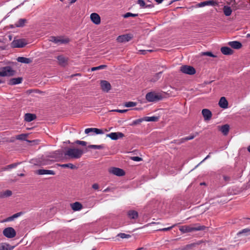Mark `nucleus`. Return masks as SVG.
<instances>
[{"mask_svg": "<svg viewBox=\"0 0 250 250\" xmlns=\"http://www.w3.org/2000/svg\"><path fill=\"white\" fill-rule=\"evenodd\" d=\"M15 71L10 66L3 67L0 71V76H11L14 75Z\"/></svg>", "mask_w": 250, "mask_h": 250, "instance_id": "20e7f679", "label": "nucleus"}, {"mask_svg": "<svg viewBox=\"0 0 250 250\" xmlns=\"http://www.w3.org/2000/svg\"><path fill=\"white\" fill-rule=\"evenodd\" d=\"M137 105V103L134 102H128L125 104V106L126 107H131L135 106Z\"/></svg>", "mask_w": 250, "mask_h": 250, "instance_id": "e433bc0d", "label": "nucleus"}, {"mask_svg": "<svg viewBox=\"0 0 250 250\" xmlns=\"http://www.w3.org/2000/svg\"><path fill=\"white\" fill-rule=\"evenodd\" d=\"M115 111H116V112H119V113H125V112L127 111V110L126 109H116V110H114Z\"/></svg>", "mask_w": 250, "mask_h": 250, "instance_id": "4d7b16f0", "label": "nucleus"}, {"mask_svg": "<svg viewBox=\"0 0 250 250\" xmlns=\"http://www.w3.org/2000/svg\"><path fill=\"white\" fill-rule=\"evenodd\" d=\"M195 136H196V135H190L188 136H187L182 139L183 140L182 142H183L184 141H188V140H192V139H194L195 137Z\"/></svg>", "mask_w": 250, "mask_h": 250, "instance_id": "a18cd8bd", "label": "nucleus"}, {"mask_svg": "<svg viewBox=\"0 0 250 250\" xmlns=\"http://www.w3.org/2000/svg\"><path fill=\"white\" fill-rule=\"evenodd\" d=\"M93 132L96 134H104V131L101 129H99L97 128H94Z\"/></svg>", "mask_w": 250, "mask_h": 250, "instance_id": "c03bdc74", "label": "nucleus"}, {"mask_svg": "<svg viewBox=\"0 0 250 250\" xmlns=\"http://www.w3.org/2000/svg\"><path fill=\"white\" fill-rule=\"evenodd\" d=\"M17 60L18 62L26 64L32 62L30 58L23 57H19L17 58Z\"/></svg>", "mask_w": 250, "mask_h": 250, "instance_id": "a878e982", "label": "nucleus"}, {"mask_svg": "<svg viewBox=\"0 0 250 250\" xmlns=\"http://www.w3.org/2000/svg\"><path fill=\"white\" fill-rule=\"evenodd\" d=\"M22 81V78L21 77L12 78L9 81L8 83L10 85H16L21 83Z\"/></svg>", "mask_w": 250, "mask_h": 250, "instance_id": "f3484780", "label": "nucleus"}, {"mask_svg": "<svg viewBox=\"0 0 250 250\" xmlns=\"http://www.w3.org/2000/svg\"><path fill=\"white\" fill-rule=\"evenodd\" d=\"M162 72L156 73L152 78L150 79V81L152 82H155L158 81L161 77Z\"/></svg>", "mask_w": 250, "mask_h": 250, "instance_id": "473e14b6", "label": "nucleus"}, {"mask_svg": "<svg viewBox=\"0 0 250 250\" xmlns=\"http://www.w3.org/2000/svg\"><path fill=\"white\" fill-rule=\"evenodd\" d=\"M23 214V213L22 212H18V213H16L13 214V215L14 216L15 218H17L21 216Z\"/></svg>", "mask_w": 250, "mask_h": 250, "instance_id": "864d4df0", "label": "nucleus"}, {"mask_svg": "<svg viewBox=\"0 0 250 250\" xmlns=\"http://www.w3.org/2000/svg\"><path fill=\"white\" fill-rule=\"evenodd\" d=\"M12 248L10 247V245L6 243L0 244V250H12Z\"/></svg>", "mask_w": 250, "mask_h": 250, "instance_id": "2f4dec72", "label": "nucleus"}, {"mask_svg": "<svg viewBox=\"0 0 250 250\" xmlns=\"http://www.w3.org/2000/svg\"><path fill=\"white\" fill-rule=\"evenodd\" d=\"M212 153L211 152H209L208 155L198 165H197L196 166V167H197L200 164H201L202 163H203V162H204L206 160L210 158V154H211Z\"/></svg>", "mask_w": 250, "mask_h": 250, "instance_id": "603ef678", "label": "nucleus"}, {"mask_svg": "<svg viewBox=\"0 0 250 250\" xmlns=\"http://www.w3.org/2000/svg\"><path fill=\"white\" fill-rule=\"evenodd\" d=\"M106 67V66L105 65H99L97 67H93L91 68V70L92 71H94L95 70L104 69V68H105Z\"/></svg>", "mask_w": 250, "mask_h": 250, "instance_id": "a19ab883", "label": "nucleus"}, {"mask_svg": "<svg viewBox=\"0 0 250 250\" xmlns=\"http://www.w3.org/2000/svg\"><path fill=\"white\" fill-rule=\"evenodd\" d=\"M57 60L59 61V64L62 66H65L67 62V59L65 58L62 55L58 56L57 57Z\"/></svg>", "mask_w": 250, "mask_h": 250, "instance_id": "aec40b11", "label": "nucleus"}, {"mask_svg": "<svg viewBox=\"0 0 250 250\" xmlns=\"http://www.w3.org/2000/svg\"><path fill=\"white\" fill-rule=\"evenodd\" d=\"M50 41L58 44H65L69 42L68 39H62L61 37L54 36L51 37Z\"/></svg>", "mask_w": 250, "mask_h": 250, "instance_id": "6e6552de", "label": "nucleus"}, {"mask_svg": "<svg viewBox=\"0 0 250 250\" xmlns=\"http://www.w3.org/2000/svg\"><path fill=\"white\" fill-rule=\"evenodd\" d=\"M26 135L25 134H21L17 136V139L20 140H25Z\"/></svg>", "mask_w": 250, "mask_h": 250, "instance_id": "37998d69", "label": "nucleus"}, {"mask_svg": "<svg viewBox=\"0 0 250 250\" xmlns=\"http://www.w3.org/2000/svg\"><path fill=\"white\" fill-rule=\"evenodd\" d=\"M175 226H176V225H173L172 226L169 227L159 229H158V230L160 231H166L170 230L172 228H173Z\"/></svg>", "mask_w": 250, "mask_h": 250, "instance_id": "79ce46f5", "label": "nucleus"}, {"mask_svg": "<svg viewBox=\"0 0 250 250\" xmlns=\"http://www.w3.org/2000/svg\"><path fill=\"white\" fill-rule=\"evenodd\" d=\"M248 151L250 153V146L248 147Z\"/></svg>", "mask_w": 250, "mask_h": 250, "instance_id": "e2e57ef3", "label": "nucleus"}, {"mask_svg": "<svg viewBox=\"0 0 250 250\" xmlns=\"http://www.w3.org/2000/svg\"><path fill=\"white\" fill-rule=\"evenodd\" d=\"M138 14H133V13H131L130 12H127V13H125V14H124L123 17L125 18H127L130 17H135L138 16Z\"/></svg>", "mask_w": 250, "mask_h": 250, "instance_id": "58836bf2", "label": "nucleus"}, {"mask_svg": "<svg viewBox=\"0 0 250 250\" xmlns=\"http://www.w3.org/2000/svg\"><path fill=\"white\" fill-rule=\"evenodd\" d=\"M219 105L222 108H227L228 106V102L225 97H222L219 102Z\"/></svg>", "mask_w": 250, "mask_h": 250, "instance_id": "a211bd4d", "label": "nucleus"}, {"mask_svg": "<svg viewBox=\"0 0 250 250\" xmlns=\"http://www.w3.org/2000/svg\"><path fill=\"white\" fill-rule=\"evenodd\" d=\"M20 164V163H13L11 165H9L7 166V167L9 168H15Z\"/></svg>", "mask_w": 250, "mask_h": 250, "instance_id": "de8ad7c7", "label": "nucleus"}, {"mask_svg": "<svg viewBox=\"0 0 250 250\" xmlns=\"http://www.w3.org/2000/svg\"><path fill=\"white\" fill-rule=\"evenodd\" d=\"M202 113L205 120L208 121L211 119L212 113L209 109H203L202 111Z\"/></svg>", "mask_w": 250, "mask_h": 250, "instance_id": "dca6fc26", "label": "nucleus"}, {"mask_svg": "<svg viewBox=\"0 0 250 250\" xmlns=\"http://www.w3.org/2000/svg\"><path fill=\"white\" fill-rule=\"evenodd\" d=\"M59 166L62 168H69L72 169H76L77 168L76 166L71 163L60 164Z\"/></svg>", "mask_w": 250, "mask_h": 250, "instance_id": "c85d7f7f", "label": "nucleus"}, {"mask_svg": "<svg viewBox=\"0 0 250 250\" xmlns=\"http://www.w3.org/2000/svg\"><path fill=\"white\" fill-rule=\"evenodd\" d=\"M194 226L191 225L182 226L179 227V230L183 233L190 232L194 231L204 230L206 227L205 226H201L198 224H195Z\"/></svg>", "mask_w": 250, "mask_h": 250, "instance_id": "f257e3e1", "label": "nucleus"}, {"mask_svg": "<svg viewBox=\"0 0 250 250\" xmlns=\"http://www.w3.org/2000/svg\"><path fill=\"white\" fill-rule=\"evenodd\" d=\"M14 219H15L13 215H12L11 216H10L9 217H8L6 221H13Z\"/></svg>", "mask_w": 250, "mask_h": 250, "instance_id": "13d9d810", "label": "nucleus"}, {"mask_svg": "<svg viewBox=\"0 0 250 250\" xmlns=\"http://www.w3.org/2000/svg\"><path fill=\"white\" fill-rule=\"evenodd\" d=\"M146 99L148 102L155 103L162 100L163 96L161 93H157L155 91H151L146 94Z\"/></svg>", "mask_w": 250, "mask_h": 250, "instance_id": "7ed1b4c3", "label": "nucleus"}, {"mask_svg": "<svg viewBox=\"0 0 250 250\" xmlns=\"http://www.w3.org/2000/svg\"><path fill=\"white\" fill-rule=\"evenodd\" d=\"M159 118L157 116H146L144 117V121L146 122H157Z\"/></svg>", "mask_w": 250, "mask_h": 250, "instance_id": "cd10ccee", "label": "nucleus"}, {"mask_svg": "<svg viewBox=\"0 0 250 250\" xmlns=\"http://www.w3.org/2000/svg\"><path fill=\"white\" fill-rule=\"evenodd\" d=\"M146 6H147V7H152V6L151 4H149V5H146Z\"/></svg>", "mask_w": 250, "mask_h": 250, "instance_id": "69168bd1", "label": "nucleus"}, {"mask_svg": "<svg viewBox=\"0 0 250 250\" xmlns=\"http://www.w3.org/2000/svg\"><path fill=\"white\" fill-rule=\"evenodd\" d=\"M229 129V126L227 124L222 125L220 128V130L224 135H227L228 134Z\"/></svg>", "mask_w": 250, "mask_h": 250, "instance_id": "393cba45", "label": "nucleus"}, {"mask_svg": "<svg viewBox=\"0 0 250 250\" xmlns=\"http://www.w3.org/2000/svg\"><path fill=\"white\" fill-rule=\"evenodd\" d=\"M221 51L223 54L226 55H231L233 53V52L230 48L227 46L221 47Z\"/></svg>", "mask_w": 250, "mask_h": 250, "instance_id": "4be33fe9", "label": "nucleus"}, {"mask_svg": "<svg viewBox=\"0 0 250 250\" xmlns=\"http://www.w3.org/2000/svg\"><path fill=\"white\" fill-rule=\"evenodd\" d=\"M117 237H119L122 239L129 238L131 237V235L129 234H125V233H120L117 234Z\"/></svg>", "mask_w": 250, "mask_h": 250, "instance_id": "4c0bfd02", "label": "nucleus"}, {"mask_svg": "<svg viewBox=\"0 0 250 250\" xmlns=\"http://www.w3.org/2000/svg\"><path fill=\"white\" fill-rule=\"evenodd\" d=\"M127 215L130 219H135L138 218V213L135 210H130L128 211Z\"/></svg>", "mask_w": 250, "mask_h": 250, "instance_id": "b1692460", "label": "nucleus"}, {"mask_svg": "<svg viewBox=\"0 0 250 250\" xmlns=\"http://www.w3.org/2000/svg\"><path fill=\"white\" fill-rule=\"evenodd\" d=\"M131 159L132 160L136 161V162H139L142 160V159L141 157H139L138 156L132 157Z\"/></svg>", "mask_w": 250, "mask_h": 250, "instance_id": "8fccbe9b", "label": "nucleus"}, {"mask_svg": "<svg viewBox=\"0 0 250 250\" xmlns=\"http://www.w3.org/2000/svg\"><path fill=\"white\" fill-rule=\"evenodd\" d=\"M137 3L142 8H147V6H146V4L145 1L143 0H138L137 1Z\"/></svg>", "mask_w": 250, "mask_h": 250, "instance_id": "ea45409f", "label": "nucleus"}, {"mask_svg": "<svg viewBox=\"0 0 250 250\" xmlns=\"http://www.w3.org/2000/svg\"><path fill=\"white\" fill-rule=\"evenodd\" d=\"M154 0L158 4L161 3L163 1V0Z\"/></svg>", "mask_w": 250, "mask_h": 250, "instance_id": "052dcab7", "label": "nucleus"}, {"mask_svg": "<svg viewBox=\"0 0 250 250\" xmlns=\"http://www.w3.org/2000/svg\"><path fill=\"white\" fill-rule=\"evenodd\" d=\"M12 193L11 190H7L0 193V196L2 198L9 197L12 195Z\"/></svg>", "mask_w": 250, "mask_h": 250, "instance_id": "72a5a7b5", "label": "nucleus"}, {"mask_svg": "<svg viewBox=\"0 0 250 250\" xmlns=\"http://www.w3.org/2000/svg\"><path fill=\"white\" fill-rule=\"evenodd\" d=\"M90 17L91 21L95 24H99L101 23V18L98 14L93 13L91 14Z\"/></svg>", "mask_w": 250, "mask_h": 250, "instance_id": "2eb2a0df", "label": "nucleus"}, {"mask_svg": "<svg viewBox=\"0 0 250 250\" xmlns=\"http://www.w3.org/2000/svg\"><path fill=\"white\" fill-rule=\"evenodd\" d=\"M83 152L82 150L78 148H67L64 153L65 156H68L71 158L78 159L83 155Z\"/></svg>", "mask_w": 250, "mask_h": 250, "instance_id": "f03ea898", "label": "nucleus"}, {"mask_svg": "<svg viewBox=\"0 0 250 250\" xmlns=\"http://www.w3.org/2000/svg\"><path fill=\"white\" fill-rule=\"evenodd\" d=\"M77 1V0H71L70 1V3H73Z\"/></svg>", "mask_w": 250, "mask_h": 250, "instance_id": "680f3d73", "label": "nucleus"}, {"mask_svg": "<svg viewBox=\"0 0 250 250\" xmlns=\"http://www.w3.org/2000/svg\"><path fill=\"white\" fill-rule=\"evenodd\" d=\"M202 54L204 56H208L211 57H215L212 52L209 51L202 52Z\"/></svg>", "mask_w": 250, "mask_h": 250, "instance_id": "49530a36", "label": "nucleus"}, {"mask_svg": "<svg viewBox=\"0 0 250 250\" xmlns=\"http://www.w3.org/2000/svg\"><path fill=\"white\" fill-rule=\"evenodd\" d=\"M109 172L118 176H122L125 175L124 170L118 167H112L109 169Z\"/></svg>", "mask_w": 250, "mask_h": 250, "instance_id": "9d476101", "label": "nucleus"}, {"mask_svg": "<svg viewBox=\"0 0 250 250\" xmlns=\"http://www.w3.org/2000/svg\"><path fill=\"white\" fill-rule=\"evenodd\" d=\"M72 209L74 211H78L82 208V205L79 202H75L71 205Z\"/></svg>", "mask_w": 250, "mask_h": 250, "instance_id": "bb28decb", "label": "nucleus"}, {"mask_svg": "<svg viewBox=\"0 0 250 250\" xmlns=\"http://www.w3.org/2000/svg\"><path fill=\"white\" fill-rule=\"evenodd\" d=\"M228 44L232 48L236 49H240L242 47V44L238 41H231L228 43Z\"/></svg>", "mask_w": 250, "mask_h": 250, "instance_id": "6ab92c4d", "label": "nucleus"}, {"mask_svg": "<svg viewBox=\"0 0 250 250\" xmlns=\"http://www.w3.org/2000/svg\"><path fill=\"white\" fill-rule=\"evenodd\" d=\"M47 164H48V163H43V165H47Z\"/></svg>", "mask_w": 250, "mask_h": 250, "instance_id": "774afa93", "label": "nucleus"}, {"mask_svg": "<svg viewBox=\"0 0 250 250\" xmlns=\"http://www.w3.org/2000/svg\"><path fill=\"white\" fill-rule=\"evenodd\" d=\"M224 13L226 16H229L232 13V10L229 6H225L223 8Z\"/></svg>", "mask_w": 250, "mask_h": 250, "instance_id": "7c9ffc66", "label": "nucleus"}, {"mask_svg": "<svg viewBox=\"0 0 250 250\" xmlns=\"http://www.w3.org/2000/svg\"><path fill=\"white\" fill-rule=\"evenodd\" d=\"M3 235L7 238H12L16 235V232L12 227L6 228L3 230Z\"/></svg>", "mask_w": 250, "mask_h": 250, "instance_id": "423d86ee", "label": "nucleus"}, {"mask_svg": "<svg viewBox=\"0 0 250 250\" xmlns=\"http://www.w3.org/2000/svg\"><path fill=\"white\" fill-rule=\"evenodd\" d=\"M27 44V42L25 39L14 40L11 43V45L14 48H22Z\"/></svg>", "mask_w": 250, "mask_h": 250, "instance_id": "39448f33", "label": "nucleus"}, {"mask_svg": "<svg viewBox=\"0 0 250 250\" xmlns=\"http://www.w3.org/2000/svg\"><path fill=\"white\" fill-rule=\"evenodd\" d=\"M101 86L102 90L105 92H108L111 88L110 83L105 80L101 81Z\"/></svg>", "mask_w": 250, "mask_h": 250, "instance_id": "f8f14e48", "label": "nucleus"}, {"mask_svg": "<svg viewBox=\"0 0 250 250\" xmlns=\"http://www.w3.org/2000/svg\"><path fill=\"white\" fill-rule=\"evenodd\" d=\"M216 2L213 0H209L198 3L197 5L198 7H203L206 6H214Z\"/></svg>", "mask_w": 250, "mask_h": 250, "instance_id": "ddd939ff", "label": "nucleus"}, {"mask_svg": "<svg viewBox=\"0 0 250 250\" xmlns=\"http://www.w3.org/2000/svg\"><path fill=\"white\" fill-rule=\"evenodd\" d=\"M4 83V81H2V80L0 79V83Z\"/></svg>", "mask_w": 250, "mask_h": 250, "instance_id": "0e129e2a", "label": "nucleus"}, {"mask_svg": "<svg viewBox=\"0 0 250 250\" xmlns=\"http://www.w3.org/2000/svg\"><path fill=\"white\" fill-rule=\"evenodd\" d=\"M88 147L89 148H92V149H103L104 147V146L103 145H91L88 146Z\"/></svg>", "mask_w": 250, "mask_h": 250, "instance_id": "f704fd0d", "label": "nucleus"}, {"mask_svg": "<svg viewBox=\"0 0 250 250\" xmlns=\"http://www.w3.org/2000/svg\"><path fill=\"white\" fill-rule=\"evenodd\" d=\"M223 179L226 182H229L230 181V178L229 176L224 175Z\"/></svg>", "mask_w": 250, "mask_h": 250, "instance_id": "6e6d98bb", "label": "nucleus"}, {"mask_svg": "<svg viewBox=\"0 0 250 250\" xmlns=\"http://www.w3.org/2000/svg\"><path fill=\"white\" fill-rule=\"evenodd\" d=\"M133 38V36L130 34H126L118 36L117 41L119 42H125L129 41Z\"/></svg>", "mask_w": 250, "mask_h": 250, "instance_id": "1a4fd4ad", "label": "nucleus"}, {"mask_svg": "<svg viewBox=\"0 0 250 250\" xmlns=\"http://www.w3.org/2000/svg\"><path fill=\"white\" fill-rule=\"evenodd\" d=\"M242 235H243L244 236L250 235V228H246L243 229L237 233V235L238 236H241Z\"/></svg>", "mask_w": 250, "mask_h": 250, "instance_id": "5701e85b", "label": "nucleus"}, {"mask_svg": "<svg viewBox=\"0 0 250 250\" xmlns=\"http://www.w3.org/2000/svg\"><path fill=\"white\" fill-rule=\"evenodd\" d=\"M94 128H86L84 130V132L85 134H89L90 132H93Z\"/></svg>", "mask_w": 250, "mask_h": 250, "instance_id": "3c124183", "label": "nucleus"}, {"mask_svg": "<svg viewBox=\"0 0 250 250\" xmlns=\"http://www.w3.org/2000/svg\"><path fill=\"white\" fill-rule=\"evenodd\" d=\"M247 37H250V34H248L247 35Z\"/></svg>", "mask_w": 250, "mask_h": 250, "instance_id": "338daca9", "label": "nucleus"}, {"mask_svg": "<svg viewBox=\"0 0 250 250\" xmlns=\"http://www.w3.org/2000/svg\"><path fill=\"white\" fill-rule=\"evenodd\" d=\"M36 173L40 175L45 174L54 175L55 174V172L53 170L44 169H40L37 170L36 171Z\"/></svg>", "mask_w": 250, "mask_h": 250, "instance_id": "4468645a", "label": "nucleus"}, {"mask_svg": "<svg viewBox=\"0 0 250 250\" xmlns=\"http://www.w3.org/2000/svg\"><path fill=\"white\" fill-rule=\"evenodd\" d=\"M144 121V118L138 119L135 120H134L131 124L130 125L134 126L138 124H140L141 123H142Z\"/></svg>", "mask_w": 250, "mask_h": 250, "instance_id": "c9c22d12", "label": "nucleus"}, {"mask_svg": "<svg viewBox=\"0 0 250 250\" xmlns=\"http://www.w3.org/2000/svg\"><path fill=\"white\" fill-rule=\"evenodd\" d=\"M141 52L142 54H146L147 52H152V50H141L140 51Z\"/></svg>", "mask_w": 250, "mask_h": 250, "instance_id": "5fc2aeb1", "label": "nucleus"}, {"mask_svg": "<svg viewBox=\"0 0 250 250\" xmlns=\"http://www.w3.org/2000/svg\"><path fill=\"white\" fill-rule=\"evenodd\" d=\"M99 185L98 184H94L93 185H92V188L94 189H98L99 188Z\"/></svg>", "mask_w": 250, "mask_h": 250, "instance_id": "bf43d9fd", "label": "nucleus"}, {"mask_svg": "<svg viewBox=\"0 0 250 250\" xmlns=\"http://www.w3.org/2000/svg\"><path fill=\"white\" fill-rule=\"evenodd\" d=\"M124 134L120 132H111L106 134V137L110 138L112 140H117L119 138L123 137Z\"/></svg>", "mask_w": 250, "mask_h": 250, "instance_id": "9b49d317", "label": "nucleus"}, {"mask_svg": "<svg viewBox=\"0 0 250 250\" xmlns=\"http://www.w3.org/2000/svg\"><path fill=\"white\" fill-rule=\"evenodd\" d=\"M76 143L78 145H82L83 146H85L86 145V142L83 141L77 140L76 141Z\"/></svg>", "mask_w": 250, "mask_h": 250, "instance_id": "09e8293b", "label": "nucleus"}, {"mask_svg": "<svg viewBox=\"0 0 250 250\" xmlns=\"http://www.w3.org/2000/svg\"><path fill=\"white\" fill-rule=\"evenodd\" d=\"M180 70L183 73L188 75H193L196 73V70L193 67L187 65L182 66Z\"/></svg>", "mask_w": 250, "mask_h": 250, "instance_id": "0eeeda50", "label": "nucleus"}, {"mask_svg": "<svg viewBox=\"0 0 250 250\" xmlns=\"http://www.w3.org/2000/svg\"><path fill=\"white\" fill-rule=\"evenodd\" d=\"M36 118V115L34 114L26 113L24 115V120L27 122H31Z\"/></svg>", "mask_w": 250, "mask_h": 250, "instance_id": "412c9836", "label": "nucleus"}, {"mask_svg": "<svg viewBox=\"0 0 250 250\" xmlns=\"http://www.w3.org/2000/svg\"><path fill=\"white\" fill-rule=\"evenodd\" d=\"M26 20L25 19H20L18 22H17L14 26L17 27H23L24 25Z\"/></svg>", "mask_w": 250, "mask_h": 250, "instance_id": "c756f323", "label": "nucleus"}]
</instances>
